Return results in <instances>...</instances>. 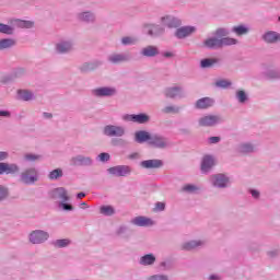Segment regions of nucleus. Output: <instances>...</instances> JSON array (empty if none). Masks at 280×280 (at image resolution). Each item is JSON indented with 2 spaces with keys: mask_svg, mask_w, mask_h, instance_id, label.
Returning a JSON list of instances; mask_svg holds the SVG:
<instances>
[{
  "mask_svg": "<svg viewBox=\"0 0 280 280\" xmlns=\"http://www.w3.org/2000/svg\"><path fill=\"white\" fill-rule=\"evenodd\" d=\"M210 279H211V280L215 279V276H210Z\"/></svg>",
  "mask_w": 280,
  "mask_h": 280,
  "instance_id": "338daca9",
  "label": "nucleus"
},
{
  "mask_svg": "<svg viewBox=\"0 0 280 280\" xmlns=\"http://www.w3.org/2000/svg\"><path fill=\"white\" fill-rule=\"evenodd\" d=\"M71 44L69 43H61L57 45V51L58 54H67V51H70Z\"/></svg>",
  "mask_w": 280,
  "mask_h": 280,
  "instance_id": "7c9ffc66",
  "label": "nucleus"
},
{
  "mask_svg": "<svg viewBox=\"0 0 280 280\" xmlns=\"http://www.w3.org/2000/svg\"><path fill=\"white\" fill-rule=\"evenodd\" d=\"M104 135L106 137H124L126 129L121 126L107 125L104 127Z\"/></svg>",
  "mask_w": 280,
  "mask_h": 280,
  "instance_id": "f257e3e1",
  "label": "nucleus"
},
{
  "mask_svg": "<svg viewBox=\"0 0 280 280\" xmlns=\"http://www.w3.org/2000/svg\"><path fill=\"white\" fill-rule=\"evenodd\" d=\"M165 210V203L164 202H158L155 205V211H164Z\"/></svg>",
  "mask_w": 280,
  "mask_h": 280,
  "instance_id": "8fccbe9b",
  "label": "nucleus"
},
{
  "mask_svg": "<svg viewBox=\"0 0 280 280\" xmlns=\"http://www.w3.org/2000/svg\"><path fill=\"white\" fill-rule=\"evenodd\" d=\"M108 173L113 176H128V174H130V167L126 165H118L108 168Z\"/></svg>",
  "mask_w": 280,
  "mask_h": 280,
  "instance_id": "39448f33",
  "label": "nucleus"
},
{
  "mask_svg": "<svg viewBox=\"0 0 280 280\" xmlns=\"http://www.w3.org/2000/svg\"><path fill=\"white\" fill-rule=\"evenodd\" d=\"M124 121H133L135 124H148L150 121V116L147 114H138V115H124Z\"/></svg>",
  "mask_w": 280,
  "mask_h": 280,
  "instance_id": "7ed1b4c3",
  "label": "nucleus"
},
{
  "mask_svg": "<svg viewBox=\"0 0 280 280\" xmlns=\"http://www.w3.org/2000/svg\"><path fill=\"white\" fill-rule=\"evenodd\" d=\"M128 60V57L125 55L114 54L109 57V62H113L114 65H118V62H126Z\"/></svg>",
  "mask_w": 280,
  "mask_h": 280,
  "instance_id": "393cba45",
  "label": "nucleus"
},
{
  "mask_svg": "<svg viewBox=\"0 0 280 280\" xmlns=\"http://www.w3.org/2000/svg\"><path fill=\"white\" fill-rule=\"evenodd\" d=\"M98 159H100V161H102V162L104 163V162L110 160V154H108V153H101V154L98 155Z\"/></svg>",
  "mask_w": 280,
  "mask_h": 280,
  "instance_id": "de8ad7c7",
  "label": "nucleus"
},
{
  "mask_svg": "<svg viewBox=\"0 0 280 280\" xmlns=\"http://www.w3.org/2000/svg\"><path fill=\"white\" fill-rule=\"evenodd\" d=\"M147 32L149 36H159V34H163V31L161 30V27L156 25L147 26Z\"/></svg>",
  "mask_w": 280,
  "mask_h": 280,
  "instance_id": "bb28decb",
  "label": "nucleus"
},
{
  "mask_svg": "<svg viewBox=\"0 0 280 280\" xmlns=\"http://www.w3.org/2000/svg\"><path fill=\"white\" fill-rule=\"evenodd\" d=\"M8 159V152H0V161Z\"/></svg>",
  "mask_w": 280,
  "mask_h": 280,
  "instance_id": "4d7b16f0",
  "label": "nucleus"
},
{
  "mask_svg": "<svg viewBox=\"0 0 280 280\" xmlns=\"http://www.w3.org/2000/svg\"><path fill=\"white\" fill-rule=\"evenodd\" d=\"M164 56L165 58H172V52H165Z\"/></svg>",
  "mask_w": 280,
  "mask_h": 280,
  "instance_id": "052dcab7",
  "label": "nucleus"
},
{
  "mask_svg": "<svg viewBox=\"0 0 280 280\" xmlns=\"http://www.w3.org/2000/svg\"><path fill=\"white\" fill-rule=\"evenodd\" d=\"M71 163H72V165H91V163H93V161L91 160V158L77 155L71 159Z\"/></svg>",
  "mask_w": 280,
  "mask_h": 280,
  "instance_id": "f3484780",
  "label": "nucleus"
},
{
  "mask_svg": "<svg viewBox=\"0 0 280 280\" xmlns=\"http://www.w3.org/2000/svg\"><path fill=\"white\" fill-rule=\"evenodd\" d=\"M241 152H253V145H250V144H243L241 147Z\"/></svg>",
  "mask_w": 280,
  "mask_h": 280,
  "instance_id": "09e8293b",
  "label": "nucleus"
},
{
  "mask_svg": "<svg viewBox=\"0 0 280 280\" xmlns=\"http://www.w3.org/2000/svg\"><path fill=\"white\" fill-rule=\"evenodd\" d=\"M19 166L16 164L0 163V174H16Z\"/></svg>",
  "mask_w": 280,
  "mask_h": 280,
  "instance_id": "4468645a",
  "label": "nucleus"
},
{
  "mask_svg": "<svg viewBox=\"0 0 280 280\" xmlns=\"http://www.w3.org/2000/svg\"><path fill=\"white\" fill-rule=\"evenodd\" d=\"M220 121V117L218 116H205L199 119V126L208 127V126H215Z\"/></svg>",
  "mask_w": 280,
  "mask_h": 280,
  "instance_id": "6e6552de",
  "label": "nucleus"
},
{
  "mask_svg": "<svg viewBox=\"0 0 280 280\" xmlns=\"http://www.w3.org/2000/svg\"><path fill=\"white\" fill-rule=\"evenodd\" d=\"M162 23L167 27H178L180 25V20L167 15L162 18Z\"/></svg>",
  "mask_w": 280,
  "mask_h": 280,
  "instance_id": "6ab92c4d",
  "label": "nucleus"
},
{
  "mask_svg": "<svg viewBox=\"0 0 280 280\" xmlns=\"http://www.w3.org/2000/svg\"><path fill=\"white\" fill-rule=\"evenodd\" d=\"M13 33H14V28H12V26L0 23V34H9L10 35Z\"/></svg>",
  "mask_w": 280,
  "mask_h": 280,
  "instance_id": "c9c22d12",
  "label": "nucleus"
},
{
  "mask_svg": "<svg viewBox=\"0 0 280 280\" xmlns=\"http://www.w3.org/2000/svg\"><path fill=\"white\" fill-rule=\"evenodd\" d=\"M135 137L138 143H145V141H149L150 143L152 139V135L148 131H137Z\"/></svg>",
  "mask_w": 280,
  "mask_h": 280,
  "instance_id": "a211bd4d",
  "label": "nucleus"
},
{
  "mask_svg": "<svg viewBox=\"0 0 280 280\" xmlns=\"http://www.w3.org/2000/svg\"><path fill=\"white\" fill-rule=\"evenodd\" d=\"M61 207L65 211H73V206L69 203H61Z\"/></svg>",
  "mask_w": 280,
  "mask_h": 280,
  "instance_id": "3c124183",
  "label": "nucleus"
},
{
  "mask_svg": "<svg viewBox=\"0 0 280 280\" xmlns=\"http://www.w3.org/2000/svg\"><path fill=\"white\" fill-rule=\"evenodd\" d=\"M56 246H58V248H65V246H69L71 244V241L63 238V240H58L56 241Z\"/></svg>",
  "mask_w": 280,
  "mask_h": 280,
  "instance_id": "4c0bfd02",
  "label": "nucleus"
},
{
  "mask_svg": "<svg viewBox=\"0 0 280 280\" xmlns=\"http://www.w3.org/2000/svg\"><path fill=\"white\" fill-rule=\"evenodd\" d=\"M142 56H147L148 58H152L159 55V48L155 46H147L141 51Z\"/></svg>",
  "mask_w": 280,
  "mask_h": 280,
  "instance_id": "412c9836",
  "label": "nucleus"
},
{
  "mask_svg": "<svg viewBox=\"0 0 280 280\" xmlns=\"http://www.w3.org/2000/svg\"><path fill=\"white\" fill-rule=\"evenodd\" d=\"M16 42L12 38L1 39L0 40V50L2 49H10V47H14Z\"/></svg>",
  "mask_w": 280,
  "mask_h": 280,
  "instance_id": "b1692460",
  "label": "nucleus"
},
{
  "mask_svg": "<svg viewBox=\"0 0 280 280\" xmlns=\"http://www.w3.org/2000/svg\"><path fill=\"white\" fill-rule=\"evenodd\" d=\"M136 156H139L137 153L129 156V159H136Z\"/></svg>",
  "mask_w": 280,
  "mask_h": 280,
  "instance_id": "e2e57ef3",
  "label": "nucleus"
},
{
  "mask_svg": "<svg viewBox=\"0 0 280 280\" xmlns=\"http://www.w3.org/2000/svg\"><path fill=\"white\" fill-rule=\"evenodd\" d=\"M90 69H93V67L84 68V71H89Z\"/></svg>",
  "mask_w": 280,
  "mask_h": 280,
  "instance_id": "0e129e2a",
  "label": "nucleus"
},
{
  "mask_svg": "<svg viewBox=\"0 0 280 280\" xmlns=\"http://www.w3.org/2000/svg\"><path fill=\"white\" fill-rule=\"evenodd\" d=\"M36 180H38L36 168H28L22 173V183L32 185V183H36Z\"/></svg>",
  "mask_w": 280,
  "mask_h": 280,
  "instance_id": "20e7f679",
  "label": "nucleus"
},
{
  "mask_svg": "<svg viewBox=\"0 0 280 280\" xmlns=\"http://www.w3.org/2000/svg\"><path fill=\"white\" fill-rule=\"evenodd\" d=\"M232 32H234V34H236V36H244L248 33V27H246L244 25L234 26L232 28Z\"/></svg>",
  "mask_w": 280,
  "mask_h": 280,
  "instance_id": "c85d7f7f",
  "label": "nucleus"
},
{
  "mask_svg": "<svg viewBox=\"0 0 280 280\" xmlns=\"http://www.w3.org/2000/svg\"><path fill=\"white\" fill-rule=\"evenodd\" d=\"M50 180H57V178H62V171L60 168H56L51 171L48 175Z\"/></svg>",
  "mask_w": 280,
  "mask_h": 280,
  "instance_id": "473e14b6",
  "label": "nucleus"
},
{
  "mask_svg": "<svg viewBox=\"0 0 280 280\" xmlns=\"http://www.w3.org/2000/svg\"><path fill=\"white\" fill-rule=\"evenodd\" d=\"M149 280H167V277L165 276H152L149 278Z\"/></svg>",
  "mask_w": 280,
  "mask_h": 280,
  "instance_id": "603ef678",
  "label": "nucleus"
},
{
  "mask_svg": "<svg viewBox=\"0 0 280 280\" xmlns=\"http://www.w3.org/2000/svg\"><path fill=\"white\" fill-rule=\"evenodd\" d=\"M101 213L103 215H113L115 213V208H113L112 206H102Z\"/></svg>",
  "mask_w": 280,
  "mask_h": 280,
  "instance_id": "72a5a7b5",
  "label": "nucleus"
},
{
  "mask_svg": "<svg viewBox=\"0 0 280 280\" xmlns=\"http://www.w3.org/2000/svg\"><path fill=\"white\" fill-rule=\"evenodd\" d=\"M252 196H253V198H259V191L252 190Z\"/></svg>",
  "mask_w": 280,
  "mask_h": 280,
  "instance_id": "13d9d810",
  "label": "nucleus"
},
{
  "mask_svg": "<svg viewBox=\"0 0 280 280\" xmlns=\"http://www.w3.org/2000/svg\"><path fill=\"white\" fill-rule=\"evenodd\" d=\"M25 159L26 161H36L38 159V155L26 154Z\"/></svg>",
  "mask_w": 280,
  "mask_h": 280,
  "instance_id": "864d4df0",
  "label": "nucleus"
},
{
  "mask_svg": "<svg viewBox=\"0 0 280 280\" xmlns=\"http://www.w3.org/2000/svg\"><path fill=\"white\" fill-rule=\"evenodd\" d=\"M215 86H219L220 89H229V86H231V81L219 80L215 82Z\"/></svg>",
  "mask_w": 280,
  "mask_h": 280,
  "instance_id": "e433bc0d",
  "label": "nucleus"
},
{
  "mask_svg": "<svg viewBox=\"0 0 280 280\" xmlns=\"http://www.w3.org/2000/svg\"><path fill=\"white\" fill-rule=\"evenodd\" d=\"M19 25L20 27H26V28L34 27V23L30 21H20Z\"/></svg>",
  "mask_w": 280,
  "mask_h": 280,
  "instance_id": "c03bdc74",
  "label": "nucleus"
},
{
  "mask_svg": "<svg viewBox=\"0 0 280 280\" xmlns=\"http://www.w3.org/2000/svg\"><path fill=\"white\" fill-rule=\"evenodd\" d=\"M85 196H86V194H84V192H79V194L77 195V198H79V200H82V198H85Z\"/></svg>",
  "mask_w": 280,
  "mask_h": 280,
  "instance_id": "bf43d9fd",
  "label": "nucleus"
},
{
  "mask_svg": "<svg viewBox=\"0 0 280 280\" xmlns=\"http://www.w3.org/2000/svg\"><path fill=\"white\" fill-rule=\"evenodd\" d=\"M279 21H280V16H279Z\"/></svg>",
  "mask_w": 280,
  "mask_h": 280,
  "instance_id": "774afa93",
  "label": "nucleus"
},
{
  "mask_svg": "<svg viewBox=\"0 0 280 280\" xmlns=\"http://www.w3.org/2000/svg\"><path fill=\"white\" fill-rule=\"evenodd\" d=\"M219 60L215 58H207L202 59L200 65L202 69H208L209 67H213L214 65H218Z\"/></svg>",
  "mask_w": 280,
  "mask_h": 280,
  "instance_id": "a878e982",
  "label": "nucleus"
},
{
  "mask_svg": "<svg viewBox=\"0 0 280 280\" xmlns=\"http://www.w3.org/2000/svg\"><path fill=\"white\" fill-rule=\"evenodd\" d=\"M47 240H49V233L42 230L33 231L30 234V242H32V244H43V242H47Z\"/></svg>",
  "mask_w": 280,
  "mask_h": 280,
  "instance_id": "f03ea898",
  "label": "nucleus"
},
{
  "mask_svg": "<svg viewBox=\"0 0 280 280\" xmlns=\"http://www.w3.org/2000/svg\"><path fill=\"white\" fill-rule=\"evenodd\" d=\"M214 102L211 97H203V98H199L196 102V108H199L201 110L207 109V108H211V106H213Z\"/></svg>",
  "mask_w": 280,
  "mask_h": 280,
  "instance_id": "f8f14e48",
  "label": "nucleus"
},
{
  "mask_svg": "<svg viewBox=\"0 0 280 280\" xmlns=\"http://www.w3.org/2000/svg\"><path fill=\"white\" fill-rule=\"evenodd\" d=\"M213 165H215V161L213 160L212 156H203V160L201 162V172H203V174H207V172H209L211 167H213Z\"/></svg>",
  "mask_w": 280,
  "mask_h": 280,
  "instance_id": "9d476101",
  "label": "nucleus"
},
{
  "mask_svg": "<svg viewBox=\"0 0 280 280\" xmlns=\"http://www.w3.org/2000/svg\"><path fill=\"white\" fill-rule=\"evenodd\" d=\"M4 198H8V189H5L3 186H0V200H4Z\"/></svg>",
  "mask_w": 280,
  "mask_h": 280,
  "instance_id": "49530a36",
  "label": "nucleus"
},
{
  "mask_svg": "<svg viewBox=\"0 0 280 280\" xmlns=\"http://www.w3.org/2000/svg\"><path fill=\"white\" fill-rule=\"evenodd\" d=\"M209 143H220V137H210Z\"/></svg>",
  "mask_w": 280,
  "mask_h": 280,
  "instance_id": "5fc2aeb1",
  "label": "nucleus"
},
{
  "mask_svg": "<svg viewBox=\"0 0 280 280\" xmlns=\"http://www.w3.org/2000/svg\"><path fill=\"white\" fill-rule=\"evenodd\" d=\"M18 93L20 100H24V102H30L34 97V94L27 90H20Z\"/></svg>",
  "mask_w": 280,
  "mask_h": 280,
  "instance_id": "cd10ccee",
  "label": "nucleus"
},
{
  "mask_svg": "<svg viewBox=\"0 0 280 280\" xmlns=\"http://www.w3.org/2000/svg\"><path fill=\"white\" fill-rule=\"evenodd\" d=\"M201 242L191 241L183 245L184 250H194L197 246H200Z\"/></svg>",
  "mask_w": 280,
  "mask_h": 280,
  "instance_id": "f704fd0d",
  "label": "nucleus"
},
{
  "mask_svg": "<svg viewBox=\"0 0 280 280\" xmlns=\"http://www.w3.org/2000/svg\"><path fill=\"white\" fill-rule=\"evenodd\" d=\"M236 95H237L238 101L242 104H244V102H246V93L244 91H242V90L238 91Z\"/></svg>",
  "mask_w": 280,
  "mask_h": 280,
  "instance_id": "a18cd8bd",
  "label": "nucleus"
},
{
  "mask_svg": "<svg viewBox=\"0 0 280 280\" xmlns=\"http://www.w3.org/2000/svg\"><path fill=\"white\" fill-rule=\"evenodd\" d=\"M154 261H156V257H154L152 254H147L140 258V264L142 266H152Z\"/></svg>",
  "mask_w": 280,
  "mask_h": 280,
  "instance_id": "4be33fe9",
  "label": "nucleus"
},
{
  "mask_svg": "<svg viewBox=\"0 0 280 280\" xmlns=\"http://www.w3.org/2000/svg\"><path fill=\"white\" fill-rule=\"evenodd\" d=\"M136 38L132 37H122L121 43L122 45H135Z\"/></svg>",
  "mask_w": 280,
  "mask_h": 280,
  "instance_id": "37998d69",
  "label": "nucleus"
},
{
  "mask_svg": "<svg viewBox=\"0 0 280 280\" xmlns=\"http://www.w3.org/2000/svg\"><path fill=\"white\" fill-rule=\"evenodd\" d=\"M205 47L208 49H222L221 38L210 37L203 42Z\"/></svg>",
  "mask_w": 280,
  "mask_h": 280,
  "instance_id": "0eeeda50",
  "label": "nucleus"
},
{
  "mask_svg": "<svg viewBox=\"0 0 280 280\" xmlns=\"http://www.w3.org/2000/svg\"><path fill=\"white\" fill-rule=\"evenodd\" d=\"M54 191L57 198H60L62 202H67V200H69V194L67 192V189L59 187V188H56Z\"/></svg>",
  "mask_w": 280,
  "mask_h": 280,
  "instance_id": "5701e85b",
  "label": "nucleus"
},
{
  "mask_svg": "<svg viewBox=\"0 0 280 280\" xmlns=\"http://www.w3.org/2000/svg\"><path fill=\"white\" fill-rule=\"evenodd\" d=\"M262 39L265 40V43H277L278 40H280V34L269 31L262 36Z\"/></svg>",
  "mask_w": 280,
  "mask_h": 280,
  "instance_id": "aec40b11",
  "label": "nucleus"
},
{
  "mask_svg": "<svg viewBox=\"0 0 280 280\" xmlns=\"http://www.w3.org/2000/svg\"><path fill=\"white\" fill-rule=\"evenodd\" d=\"M197 190H198V187H196L191 184L185 185L183 187V191H188V194H194V191H197Z\"/></svg>",
  "mask_w": 280,
  "mask_h": 280,
  "instance_id": "a19ab883",
  "label": "nucleus"
},
{
  "mask_svg": "<svg viewBox=\"0 0 280 280\" xmlns=\"http://www.w3.org/2000/svg\"><path fill=\"white\" fill-rule=\"evenodd\" d=\"M44 117H47L48 119L51 118V114L49 113H44Z\"/></svg>",
  "mask_w": 280,
  "mask_h": 280,
  "instance_id": "680f3d73",
  "label": "nucleus"
},
{
  "mask_svg": "<svg viewBox=\"0 0 280 280\" xmlns=\"http://www.w3.org/2000/svg\"><path fill=\"white\" fill-rule=\"evenodd\" d=\"M231 45H237V39L231 37L221 38V47H229Z\"/></svg>",
  "mask_w": 280,
  "mask_h": 280,
  "instance_id": "c756f323",
  "label": "nucleus"
},
{
  "mask_svg": "<svg viewBox=\"0 0 280 280\" xmlns=\"http://www.w3.org/2000/svg\"><path fill=\"white\" fill-rule=\"evenodd\" d=\"M93 19H94V18H93V14H91V13H89V12L82 13V14L80 15V20H81V21H85L86 23L93 21Z\"/></svg>",
  "mask_w": 280,
  "mask_h": 280,
  "instance_id": "ea45409f",
  "label": "nucleus"
},
{
  "mask_svg": "<svg viewBox=\"0 0 280 280\" xmlns=\"http://www.w3.org/2000/svg\"><path fill=\"white\" fill-rule=\"evenodd\" d=\"M179 108L178 107H174V106H166L164 109H162V113H165L166 115H170V113L176 114L179 113Z\"/></svg>",
  "mask_w": 280,
  "mask_h": 280,
  "instance_id": "58836bf2",
  "label": "nucleus"
},
{
  "mask_svg": "<svg viewBox=\"0 0 280 280\" xmlns=\"http://www.w3.org/2000/svg\"><path fill=\"white\" fill-rule=\"evenodd\" d=\"M214 35L218 36L219 38H222V36L229 35V31H226V28H218Z\"/></svg>",
  "mask_w": 280,
  "mask_h": 280,
  "instance_id": "79ce46f5",
  "label": "nucleus"
},
{
  "mask_svg": "<svg viewBox=\"0 0 280 280\" xmlns=\"http://www.w3.org/2000/svg\"><path fill=\"white\" fill-rule=\"evenodd\" d=\"M150 145L154 148H167V139L161 136H151Z\"/></svg>",
  "mask_w": 280,
  "mask_h": 280,
  "instance_id": "1a4fd4ad",
  "label": "nucleus"
},
{
  "mask_svg": "<svg viewBox=\"0 0 280 280\" xmlns=\"http://www.w3.org/2000/svg\"><path fill=\"white\" fill-rule=\"evenodd\" d=\"M0 117H10V112L0 110Z\"/></svg>",
  "mask_w": 280,
  "mask_h": 280,
  "instance_id": "6e6d98bb",
  "label": "nucleus"
},
{
  "mask_svg": "<svg viewBox=\"0 0 280 280\" xmlns=\"http://www.w3.org/2000/svg\"><path fill=\"white\" fill-rule=\"evenodd\" d=\"M211 179L214 187H226V185H229V177L222 174L213 175Z\"/></svg>",
  "mask_w": 280,
  "mask_h": 280,
  "instance_id": "9b49d317",
  "label": "nucleus"
},
{
  "mask_svg": "<svg viewBox=\"0 0 280 280\" xmlns=\"http://www.w3.org/2000/svg\"><path fill=\"white\" fill-rule=\"evenodd\" d=\"M163 165L161 160H147L141 162V167L144 170H156Z\"/></svg>",
  "mask_w": 280,
  "mask_h": 280,
  "instance_id": "ddd939ff",
  "label": "nucleus"
},
{
  "mask_svg": "<svg viewBox=\"0 0 280 280\" xmlns=\"http://www.w3.org/2000/svg\"><path fill=\"white\" fill-rule=\"evenodd\" d=\"M196 32V27L194 26H183L177 28L175 36L177 38H187V36H191Z\"/></svg>",
  "mask_w": 280,
  "mask_h": 280,
  "instance_id": "423d86ee",
  "label": "nucleus"
},
{
  "mask_svg": "<svg viewBox=\"0 0 280 280\" xmlns=\"http://www.w3.org/2000/svg\"><path fill=\"white\" fill-rule=\"evenodd\" d=\"M116 90L114 88H100L94 90V95L98 97H108L110 95H115Z\"/></svg>",
  "mask_w": 280,
  "mask_h": 280,
  "instance_id": "dca6fc26",
  "label": "nucleus"
},
{
  "mask_svg": "<svg viewBox=\"0 0 280 280\" xmlns=\"http://www.w3.org/2000/svg\"><path fill=\"white\" fill-rule=\"evenodd\" d=\"M81 206H82V207H86V202H82Z\"/></svg>",
  "mask_w": 280,
  "mask_h": 280,
  "instance_id": "69168bd1",
  "label": "nucleus"
},
{
  "mask_svg": "<svg viewBox=\"0 0 280 280\" xmlns=\"http://www.w3.org/2000/svg\"><path fill=\"white\" fill-rule=\"evenodd\" d=\"M132 224L136 226H153L154 221L147 217H137L132 220Z\"/></svg>",
  "mask_w": 280,
  "mask_h": 280,
  "instance_id": "2eb2a0df",
  "label": "nucleus"
},
{
  "mask_svg": "<svg viewBox=\"0 0 280 280\" xmlns=\"http://www.w3.org/2000/svg\"><path fill=\"white\" fill-rule=\"evenodd\" d=\"M180 95V88H170L166 90V97H178Z\"/></svg>",
  "mask_w": 280,
  "mask_h": 280,
  "instance_id": "2f4dec72",
  "label": "nucleus"
}]
</instances>
